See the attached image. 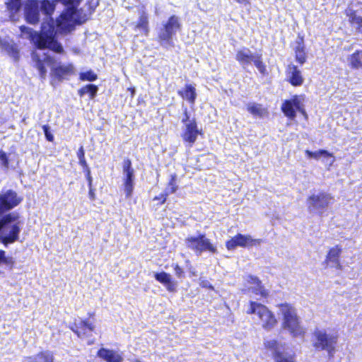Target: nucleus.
I'll return each mask as SVG.
<instances>
[{"mask_svg": "<svg viewBox=\"0 0 362 362\" xmlns=\"http://www.w3.org/2000/svg\"><path fill=\"white\" fill-rule=\"evenodd\" d=\"M72 3L71 1L63 2L61 0H27L25 6V16L28 23L36 24L39 21V9L47 16H51L56 8L57 4L62 3L66 6V11L63 12L56 21L57 30L60 32H69L76 23L78 18L76 6L81 2ZM14 6L18 8V0H14Z\"/></svg>", "mask_w": 362, "mask_h": 362, "instance_id": "f257e3e1", "label": "nucleus"}, {"mask_svg": "<svg viewBox=\"0 0 362 362\" xmlns=\"http://www.w3.org/2000/svg\"><path fill=\"white\" fill-rule=\"evenodd\" d=\"M20 30L21 37L30 40L38 48L34 52H44L45 48H49L57 53L63 52L62 46L54 40L55 25L53 20L47 16L42 23L40 34L26 26H21Z\"/></svg>", "mask_w": 362, "mask_h": 362, "instance_id": "f03ea898", "label": "nucleus"}, {"mask_svg": "<svg viewBox=\"0 0 362 362\" xmlns=\"http://www.w3.org/2000/svg\"><path fill=\"white\" fill-rule=\"evenodd\" d=\"M279 315L281 316V328L292 337H302L305 329L301 325L296 309L288 303L278 305Z\"/></svg>", "mask_w": 362, "mask_h": 362, "instance_id": "7ed1b4c3", "label": "nucleus"}, {"mask_svg": "<svg viewBox=\"0 0 362 362\" xmlns=\"http://www.w3.org/2000/svg\"><path fill=\"white\" fill-rule=\"evenodd\" d=\"M32 57L42 78L46 77V66H49L52 74L59 78H62L74 73V68L72 64L57 66L53 59L45 52H33Z\"/></svg>", "mask_w": 362, "mask_h": 362, "instance_id": "20e7f679", "label": "nucleus"}, {"mask_svg": "<svg viewBox=\"0 0 362 362\" xmlns=\"http://www.w3.org/2000/svg\"><path fill=\"white\" fill-rule=\"evenodd\" d=\"M21 221L16 213H10L0 217V231L5 245L12 243L18 239Z\"/></svg>", "mask_w": 362, "mask_h": 362, "instance_id": "39448f33", "label": "nucleus"}, {"mask_svg": "<svg viewBox=\"0 0 362 362\" xmlns=\"http://www.w3.org/2000/svg\"><path fill=\"white\" fill-rule=\"evenodd\" d=\"M247 313L254 314L257 323L266 331L274 329L278 324L276 315L263 304L250 301Z\"/></svg>", "mask_w": 362, "mask_h": 362, "instance_id": "423d86ee", "label": "nucleus"}, {"mask_svg": "<svg viewBox=\"0 0 362 362\" xmlns=\"http://www.w3.org/2000/svg\"><path fill=\"white\" fill-rule=\"evenodd\" d=\"M182 123L181 137L184 142L189 146H192L197 140L198 136L202 134V131L198 127L196 119L189 116L187 108L184 110V117L182 119Z\"/></svg>", "mask_w": 362, "mask_h": 362, "instance_id": "0eeeda50", "label": "nucleus"}, {"mask_svg": "<svg viewBox=\"0 0 362 362\" xmlns=\"http://www.w3.org/2000/svg\"><path fill=\"white\" fill-rule=\"evenodd\" d=\"M333 202V197L326 192H312L307 199L308 210L313 213L322 214L329 204Z\"/></svg>", "mask_w": 362, "mask_h": 362, "instance_id": "6e6552de", "label": "nucleus"}, {"mask_svg": "<svg viewBox=\"0 0 362 362\" xmlns=\"http://www.w3.org/2000/svg\"><path fill=\"white\" fill-rule=\"evenodd\" d=\"M236 60L245 68L252 62L262 73L266 71V66L261 59V55L257 53H252L248 48L243 47L237 51L235 55Z\"/></svg>", "mask_w": 362, "mask_h": 362, "instance_id": "1a4fd4ad", "label": "nucleus"}, {"mask_svg": "<svg viewBox=\"0 0 362 362\" xmlns=\"http://www.w3.org/2000/svg\"><path fill=\"white\" fill-rule=\"evenodd\" d=\"M264 347L272 352L275 362H294V356L286 351V344L275 339L266 340Z\"/></svg>", "mask_w": 362, "mask_h": 362, "instance_id": "9d476101", "label": "nucleus"}, {"mask_svg": "<svg viewBox=\"0 0 362 362\" xmlns=\"http://www.w3.org/2000/svg\"><path fill=\"white\" fill-rule=\"evenodd\" d=\"M185 243L187 246L197 255H201L204 251H209L211 253L217 252L216 247L204 235L189 236L185 240Z\"/></svg>", "mask_w": 362, "mask_h": 362, "instance_id": "9b49d317", "label": "nucleus"}, {"mask_svg": "<svg viewBox=\"0 0 362 362\" xmlns=\"http://www.w3.org/2000/svg\"><path fill=\"white\" fill-rule=\"evenodd\" d=\"M305 97L304 95H294L290 100H285L281 105V110L290 119L296 117V111H299L307 117L304 108Z\"/></svg>", "mask_w": 362, "mask_h": 362, "instance_id": "f8f14e48", "label": "nucleus"}, {"mask_svg": "<svg viewBox=\"0 0 362 362\" xmlns=\"http://www.w3.org/2000/svg\"><path fill=\"white\" fill-rule=\"evenodd\" d=\"M314 346L320 350H325L329 354L334 352L335 345L337 341V337L327 334L323 330H316L314 332Z\"/></svg>", "mask_w": 362, "mask_h": 362, "instance_id": "ddd939ff", "label": "nucleus"}, {"mask_svg": "<svg viewBox=\"0 0 362 362\" xmlns=\"http://www.w3.org/2000/svg\"><path fill=\"white\" fill-rule=\"evenodd\" d=\"M180 25L177 17L171 16L168 22L164 25V28L162 30L158 35V38L161 45L163 46H173V37L175 35L176 32L180 29Z\"/></svg>", "mask_w": 362, "mask_h": 362, "instance_id": "4468645a", "label": "nucleus"}, {"mask_svg": "<svg viewBox=\"0 0 362 362\" xmlns=\"http://www.w3.org/2000/svg\"><path fill=\"white\" fill-rule=\"evenodd\" d=\"M134 170L130 160L126 159L122 164V187L127 198L131 197L134 187Z\"/></svg>", "mask_w": 362, "mask_h": 362, "instance_id": "2eb2a0df", "label": "nucleus"}, {"mask_svg": "<svg viewBox=\"0 0 362 362\" xmlns=\"http://www.w3.org/2000/svg\"><path fill=\"white\" fill-rule=\"evenodd\" d=\"M261 239H255L250 235L238 233L226 242L228 250H233L237 247H249L260 245Z\"/></svg>", "mask_w": 362, "mask_h": 362, "instance_id": "dca6fc26", "label": "nucleus"}, {"mask_svg": "<svg viewBox=\"0 0 362 362\" xmlns=\"http://www.w3.org/2000/svg\"><path fill=\"white\" fill-rule=\"evenodd\" d=\"M23 198L11 189L6 190L0 194V217L4 214L18 206Z\"/></svg>", "mask_w": 362, "mask_h": 362, "instance_id": "f3484780", "label": "nucleus"}, {"mask_svg": "<svg viewBox=\"0 0 362 362\" xmlns=\"http://www.w3.org/2000/svg\"><path fill=\"white\" fill-rule=\"evenodd\" d=\"M245 291L255 294V296H260L262 297H266L267 296V291L261 285L259 280L252 276H248L246 278L245 284Z\"/></svg>", "mask_w": 362, "mask_h": 362, "instance_id": "a211bd4d", "label": "nucleus"}, {"mask_svg": "<svg viewBox=\"0 0 362 362\" xmlns=\"http://www.w3.org/2000/svg\"><path fill=\"white\" fill-rule=\"evenodd\" d=\"M97 356L106 362L124 361L122 353L117 350L101 348L98 351Z\"/></svg>", "mask_w": 362, "mask_h": 362, "instance_id": "6ab92c4d", "label": "nucleus"}, {"mask_svg": "<svg viewBox=\"0 0 362 362\" xmlns=\"http://www.w3.org/2000/svg\"><path fill=\"white\" fill-rule=\"evenodd\" d=\"M341 248L335 246L329 250L325 262L328 267L334 268L338 270L341 269V266L339 262V256L341 255Z\"/></svg>", "mask_w": 362, "mask_h": 362, "instance_id": "aec40b11", "label": "nucleus"}, {"mask_svg": "<svg viewBox=\"0 0 362 362\" xmlns=\"http://www.w3.org/2000/svg\"><path fill=\"white\" fill-rule=\"evenodd\" d=\"M154 277L158 281L162 284L168 291H176L177 283V281L173 280L172 276L170 274L164 272L155 273Z\"/></svg>", "mask_w": 362, "mask_h": 362, "instance_id": "412c9836", "label": "nucleus"}, {"mask_svg": "<svg viewBox=\"0 0 362 362\" xmlns=\"http://www.w3.org/2000/svg\"><path fill=\"white\" fill-rule=\"evenodd\" d=\"M178 94L192 105H194L197 94L196 88L192 84H186L182 89L178 91Z\"/></svg>", "mask_w": 362, "mask_h": 362, "instance_id": "4be33fe9", "label": "nucleus"}, {"mask_svg": "<svg viewBox=\"0 0 362 362\" xmlns=\"http://www.w3.org/2000/svg\"><path fill=\"white\" fill-rule=\"evenodd\" d=\"M288 78L289 82L294 86H301L304 81L300 71L295 65H290L288 66Z\"/></svg>", "mask_w": 362, "mask_h": 362, "instance_id": "5701e85b", "label": "nucleus"}, {"mask_svg": "<svg viewBox=\"0 0 362 362\" xmlns=\"http://www.w3.org/2000/svg\"><path fill=\"white\" fill-rule=\"evenodd\" d=\"M293 49L296 60L300 64H304L306 61V53L303 37H298L296 39Z\"/></svg>", "mask_w": 362, "mask_h": 362, "instance_id": "b1692460", "label": "nucleus"}, {"mask_svg": "<svg viewBox=\"0 0 362 362\" xmlns=\"http://www.w3.org/2000/svg\"><path fill=\"white\" fill-rule=\"evenodd\" d=\"M346 15L349 18V22L355 29L356 32L362 33V16H358L356 11L352 9H347Z\"/></svg>", "mask_w": 362, "mask_h": 362, "instance_id": "393cba45", "label": "nucleus"}, {"mask_svg": "<svg viewBox=\"0 0 362 362\" xmlns=\"http://www.w3.org/2000/svg\"><path fill=\"white\" fill-rule=\"evenodd\" d=\"M54 356L51 351H42L34 356L25 358L23 362H53Z\"/></svg>", "mask_w": 362, "mask_h": 362, "instance_id": "a878e982", "label": "nucleus"}, {"mask_svg": "<svg viewBox=\"0 0 362 362\" xmlns=\"http://www.w3.org/2000/svg\"><path fill=\"white\" fill-rule=\"evenodd\" d=\"M95 324L90 320L81 321L79 326L74 331L78 337L83 338L86 335V329L93 332L95 329Z\"/></svg>", "mask_w": 362, "mask_h": 362, "instance_id": "bb28decb", "label": "nucleus"}, {"mask_svg": "<svg viewBox=\"0 0 362 362\" xmlns=\"http://www.w3.org/2000/svg\"><path fill=\"white\" fill-rule=\"evenodd\" d=\"M0 48L6 52L15 59L18 58V51L13 44L0 38Z\"/></svg>", "mask_w": 362, "mask_h": 362, "instance_id": "cd10ccee", "label": "nucleus"}, {"mask_svg": "<svg viewBox=\"0 0 362 362\" xmlns=\"http://www.w3.org/2000/svg\"><path fill=\"white\" fill-rule=\"evenodd\" d=\"M136 28L139 30L144 35H147L148 33V16L146 13L143 12L139 18L136 23Z\"/></svg>", "mask_w": 362, "mask_h": 362, "instance_id": "c85d7f7f", "label": "nucleus"}, {"mask_svg": "<svg viewBox=\"0 0 362 362\" xmlns=\"http://www.w3.org/2000/svg\"><path fill=\"white\" fill-rule=\"evenodd\" d=\"M247 110L255 117H264L267 114V110L261 105L256 103H249L247 105Z\"/></svg>", "mask_w": 362, "mask_h": 362, "instance_id": "c756f323", "label": "nucleus"}, {"mask_svg": "<svg viewBox=\"0 0 362 362\" xmlns=\"http://www.w3.org/2000/svg\"><path fill=\"white\" fill-rule=\"evenodd\" d=\"M349 62L351 68L358 69L362 66V51H357L349 57Z\"/></svg>", "mask_w": 362, "mask_h": 362, "instance_id": "7c9ffc66", "label": "nucleus"}, {"mask_svg": "<svg viewBox=\"0 0 362 362\" xmlns=\"http://www.w3.org/2000/svg\"><path fill=\"white\" fill-rule=\"evenodd\" d=\"M98 90V86H96L95 85L88 84L78 90V94L80 96H83L85 94L88 93L89 94L90 98L91 99H93L96 95Z\"/></svg>", "mask_w": 362, "mask_h": 362, "instance_id": "2f4dec72", "label": "nucleus"}, {"mask_svg": "<svg viewBox=\"0 0 362 362\" xmlns=\"http://www.w3.org/2000/svg\"><path fill=\"white\" fill-rule=\"evenodd\" d=\"M15 264L14 259L11 256H6L4 250H0V266L5 265L11 269Z\"/></svg>", "mask_w": 362, "mask_h": 362, "instance_id": "473e14b6", "label": "nucleus"}, {"mask_svg": "<svg viewBox=\"0 0 362 362\" xmlns=\"http://www.w3.org/2000/svg\"><path fill=\"white\" fill-rule=\"evenodd\" d=\"M305 154L308 158H315L316 160L320 159V158H322L323 156H326L327 157L328 155V151L325 150H319L316 151H310L309 150L305 151Z\"/></svg>", "mask_w": 362, "mask_h": 362, "instance_id": "72a5a7b5", "label": "nucleus"}, {"mask_svg": "<svg viewBox=\"0 0 362 362\" xmlns=\"http://www.w3.org/2000/svg\"><path fill=\"white\" fill-rule=\"evenodd\" d=\"M177 189V185L176 183V176L173 175L171 177V179L169 182L168 187L165 189V194H166V195L173 194V193L175 192Z\"/></svg>", "mask_w": 362, "mask_h": 362, "instance_id": "f704fd0d", "label": "nucleus"}, {"mask_svg": "<svg viewBox=\"0 0 362 362\" xmlns=\"http://www.w3.org/2000/svg\"><path fill=\"white\" fill-rule=\"evenodd\" d=\"M81 81H93L97 79V75L91 70L80 74Z\"/></svg>", "mask_w": 362, "mask_h": 362, "instance_id": "c9c22d12", "label": "nucleus"}, {"mask_svg": "<svg viewBox=\"0 0 362 362\" xmlns=\"http://www.w3.org/2000/svg\"><path fill=\"white\" fill-rule=\"evenodd\" d=\"M77 156L79 160V164L83 168H88V165L85 159V152L83 146L80 147L77 152Z\"/></svg>", "mask_w": 362, "mask_h": 362, "instance_id": "e433bc0d", "label": "nucleus"}, {"mask_svg": "<svg viewBox=\"0 0 362 362\" xmlns=\"http://www.w3.org/2000/svg\"><path fill=\"white\" fill-rule=\"evenodd\" d=\"M328 155L329 156L327 157L326 156H322V158H323L322 162L328 166H332L335 161V158H334V156L329 152H328Z\"/></svg>", "mask_w": 362, "mask_h": 362, "instance_id": "4c0bfd02", "label": "nucleus"}, {"mask_svg": "<svg viewBox=\"0 0 362 362\" xmlns=\"http://www.w3.org/2000/svg\"><path fill=\"white\" fill-rule=\"evenodd\" d=\"M199 286L203 288H207L211 290H214V287L211 285V284L204 277L199 278Z\"/></svg>", "mask_w": 362, "mask_h": 362, "instance_id": "58836bf2", "label": "nucleus"}, {"mask_svg": "<svg viewBox=\"0 0 362 362\" xmlns=\"http://www.w3.org/2000/svg\"><path fill=\"white\" fill-rule=\"evenodd\" d=\"M42 129L44 130V132H45V137L46 139L49 141H53V139H54V136L52 134V133L49 131V127L47 126V125H44L42 127Z\"/></svg>", "mask_w": 362, "mask_h": 362, "instance_id": "ea45409f", "label": "nucleus"}, {"mask_svg": "<svg viewBox=\"0 0 362 362\" xmlns=\"http://www.w3.org/2000/svg\"><path fill=\"white\" fill-rule=\"evenodd\" d=\"M173 267L175 275L178 278H182L184 275L183 269L178 264H175Z\"/></svg>", "mask_w": 362, "mask_h": 362, "instance_id": "a19ab883", "label": "nucleus"}, {"mask_svg": "<svg viewBox=\"0 0 362 362\" xmlns=\"http://www.w3.org/2000/svg\"><path fill=\"white\" fill-rule=\"evenodd\" d=\"M0 160L2 161V164L6 167L7 165H8V162H7V159H6V153L2 151H0Z\"/></svg>", "mask_w": 362, "mask_h": 362, "instance_id": "79ce46f5", "label": "nucleus"}, {"mask_svg": "<svg viewBox=\"0 0 362 362\" xmlns=\"http://www.w3.org/2000/svg\"><path fill=\"white\" fill-rule=\"evenodd\" d=\"M233 1L238 4L243 5V6H247V5L250 4V0H233Z\"/></svg>", "mask_w": 362, "mask_h": 362, "instance_id": "37998d69", "label": "nucleus"}, {"mask_svg": "<svg viewBox=\"0 0 362 362\" xmlns=\"http://www.w3.org/2000/svg\"><path fill=\"white\" fill-rule=\"evenodd\" d=\"M86 169H87V180L88 181V185H89V187H91L92 186V177L90 176V171L88 168Z\"/></svg>", "mask_w": 362, "mask_h": 362, "instance_id": "c03bdc74", "label": "nucleus"}, {"mask_svg": "<svg viewBox=\"0 0 362 362\" xmlns=\"http://www.w3.org/2000/svg\"><path fill=\"white\" fill-rule=\"evenodd\" d=\"M89 197L91 199H95V191L91 187H89Z\"/></svg>", "mask_w": 362, "mask_h": 362, "instance_id": "a18cd8bd", "label": "nucleus"}, {"mask_svg": "<svg viewBox=\"0 0 362 362\" xmlns=\"http://www.w3.org/2000/svg\"><path fill=\"white\" fill-rule=\"evenodd\" d=\"M168 195L165 194H162L160 197H155L154 199H158V200H160L162 203H164L166 200V197H167Z\"/></svg>", "mask_w": 362, "mask_h": 362, "instance_id": "49530a36", "label": "nucleus"}, {"mask_svg": "<svg viewBox=\"0 0 362 362\" xmlns=\"http://www.w3.org/2000/svg\"><path fill=\"white\" fill-rule=\"evenodd\" d=\"M189 272L192 274V276H197L195 272L190 270Z\"/></svg>", "mask_w": 362, "mask_h": 362, "instance_id": "de8ad7c7", "label": "nucleus"}, {"mask_svg": "<svg viewBox=\"0 0 362 362\" xmlns=\"http://www.w3.org/2000/svg\"><path fill=\"white\" fill-rule=\"evenodd\" d=\"M135 362H142V361H141L140 360H136Z\"/></svg>", "mask_w": 362, "mask_h": 362, "instance_id": "09e8293b", "label": "nucleus"}]
</instances>
